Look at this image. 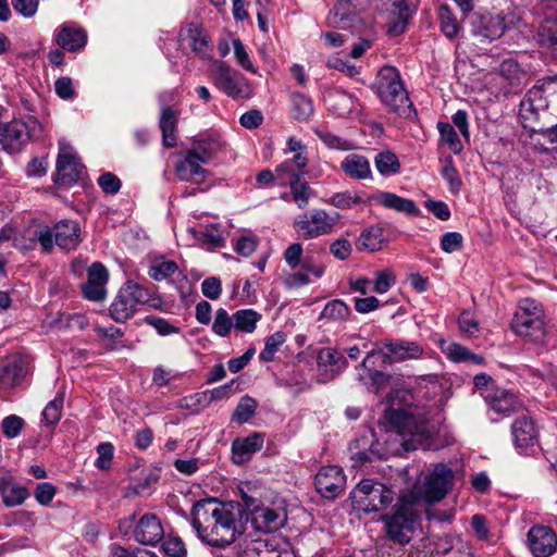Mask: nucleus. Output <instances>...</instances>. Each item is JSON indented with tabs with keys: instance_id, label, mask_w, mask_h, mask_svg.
Returning a JSON list of instances; mask_svg holds the SVG:
<instances>
[{
	"instance_id": "f257e3e1",
	"label": "nucleus",
	"mask_w": 557,
	"mask_h": 557,
	"mask_svg": "<svg viewBox=\"0 0 557 557\" xmlns=\"http://www.w3.org/2000/svg\"><path fill=\"white\" fill-rule=\"evenodd\" d=\"M244 509L235 502L201 499L191 509V525L198 537L214 547L231 545L243 533Z\"/></svg>"
},
{
	"instance_id": "f03ea898",
	"label": "nucleus",
	"mask_w": 557,
	"mask_h": 557,
	"mask_svg": "<svg viewBox=\"0 0 557 557\" xmlns=\"http://www.w3.org/2000/svg\"><path fill=\"white\" fill-rule=\"evenodd\" d=\"M454 481L453 470L437 463L425 476L422 484L414 485L407 494V499L416 505H433L441 502L451 490Z\"/></svg>"
},
{
	"instance_id": "7ed1b4c3",
	"label": "nucleus",
	"mask_w": 557,
	"mask_h": 557,
	"mask_svg": "<svg viewBox=\"0 0 557 557\" xmlns=\"http://www.w3.org/2000/svg\"><path fill=\"white\" fill-rule=\"evenodd\" d=\"M376 94L382 102L399 115L409 116L413 104L409 99L398 71L393 66L380 71Z\"/></svg>"
},
{
	"instance_id": "20e7f679",
	"label": "nucleus",
	"mask_w": 557,
	"mask_h": 557,
	"mask_svg": "<svg viewBox=\"0 0 557 557\" xmlns=\"http://www.w3.org/2000/svg\"><path fill=\"white\" fill-rule=\"evenodd\" d=\"M414 506L413 502H409L407 496L403 495L396 505L395 512L382 517L386 534L393 543L404 546L413 537L419 518Z\"/></svg>"
},
{
	"instance_id": "39448f33",
	"label": "nucleus",
	"mask_w": 557,
	"mask_h": 557,
	"mask_svg": "<svg viewBox=\"0 0 557 557\" xmlns=\"http://www.w3.org/2000/svg\"><path fill=\"white\" fill-rule=\"evenodd\" d=\"M34 239H36L44 251L50 252L54 246L63 250H73L79 243L81 228L75 221L62 220L53 227L48 225H39L34 231Z\"/></svg>"
},
{
	"instance_id": "423d86ee",
	"label": "nucleus",
	"mask_w": 557,
	"mask_h": 557,
	"mask_svg": "<svg viewBox=\"0 0 557 557\" xmlns=\"http://www.w3.org/2000/svg\"><path fill=\"white\" fill-rule=\"evenodd\" d=\"M41 132L40 122L34 116L14 119L0 124V146L10 154L21 152L30 139Z\"/></svg>"
},
{
	"instance_id": "0eeeda50",
	"label": "nucleus",
	"mask_w": 557,
	"mask_h": 557,
	"mask_svg": "<svg viewBox=\"0 0 557 557\" xmlns=\"http://www.w3.org/2000/svg\"><path fill=\"white\" fill-rule=\"evenodd\" d=\"M339 220L338 213L330 214L325 210L314 209L297 216L294 222L296 232L305 239H313L332 233Z\"/></svg>"
},
{
	"instance_id": "6e6552de",
	"label": "nucleus",
	"mask_w": 557,
	"mask_h": 557,
	"mask_svg": "<svg viewBox=\"0 0 557 557\" xmlns=\"http://www.w3.org/2000/svg\"><path fill=\"white\" fill-rule=\"evenodd\" d=\"M214 86L232 98H248L251 95L250 86L243 74L224 62H219L212 71Z\"/></svg>"
},
{
	"instance_id": "1a4fd4ad",
	"label": "nucleus",
	"mask_w": 557,
	"mask_h": 557,
	"mask_svg": "<svg viewBox=\"0 0 557 557\" xmlns=\"http://www.w3.org/2000/svg\"><path fill=\"white\" fill-rule=\"evenodd\" d=\"M59 148L54 182L60 185L70 186L81 178L83 165L64 140L59 141Z\"/></svg>"
},
{
	"instance_id": "9d476101",
	"label": "nucleus",
	"mask_w": 557,
	"mask_h": 557,
	"mask_svg": "<svg viewBox=\"0 0 557 557\" xmlns=\"http://www.w3.org/2000/svg\"><path fill=\"white\" fill-rule=\"evenodd\" d=\"M317 492L326 499H334L343 493L346 476L338 466H324L315 475Z\"/></svg>"
},
{
	"instance_id": "9b49d317",
	"label": "nucleus",
	"mask_w": 557,
	"mask_h": 557,
	"mask_svg": "<svg viewBox=\"0 0 557 557\" xmlns=\"http://www.w3.org/2000/svg\"><path fill=\"white\" fill-rule=\"evenodd\" d=\"M512 331L536 344H542L545 339V326L542 312H535L531 315L524 312H516L511 321Z\"/></svg>"
},
{
	"instance_id": "f8f14e48",
	"label": "nucleus",
	"mask_w": 557,
	"mask_h": 557,
	"mask_svg": "<svg viewBox=\"0 0 557 557\" xmlns=\"http://www.w3.org/2000/svg\"><path fill=\"white\" fill-rule=\"evenodd\" d=\"M423 354V347L417 342L394 339L384 344V350H381L380 357L384 363H392L419 359Z\"/></svg>"
},
{
	"instance_id": "ddd939ff",
	"label": "nucleus",
	"mask_w": 557,
	"mask_h": 557,
	"mask_svg": "<svg viewBox=\"0 0 557 557\" xmlns=\"http://www.w3.org/2000/svg\"><path fill=\"white\" fill-rule=\"evenodd\" d=\"M418 4L419 0H388L387 11L391 15L387 23L388 34L393 36L403 34Z\"/></svg>"
},
{
	"instance_id": "4468645a",
	"label": "nucleus",
	"mask_w": 557,
	"mask_h": 557,
	"mask_svg": "<svg viewBox=\"0 0 557 557\" xmlns=\"http://www.w3.org/2000/svg\"><path fill=\"white\" fill-rule=\"evenodd\" d=\"M528 545L534 557H548L557 548V535L546 525H534L528 532Z\"/></svg>"
},
{
	"instance_id": "2eb2a0df",
	"label": "nucleus",
	"mask_w": 557,
	"mask_h": 557,
	"mask_svg": "<svg viewBox=\"0 0 557 557\" xmlns=\"http://www.w3.org/2000/svg\"><path fill=\"white\" fill-rule=\"evenodd\" d=\"M180 42L182 47L187 46L191 51L202 60L211 58L213 51L210 45L207 32L199 25L188 24L180 32Z\"/></svg>"
},
{
	"instance_id": "dca6fc26",
	"label": "nucleus",
	"mask_w": 557,
	"mask_h": 557,
	"mask_svg": "<svg viewBox=\"0 0 557 557\" xmlns=\"http://www.w3.org/2000/svg\"><path fill=\"white\" fill-rule=\"evenodd\" d=\"M133 535L139 544L154 546L164 537V530L154 513H145L135 523Z\"/></svg>"
},
{
	"instance_id": "f3484780",
	"label": "nucleus",
	"mask_w": 557,
	"mask_h": 557,
	"mask_svg": "<svg viewBox=\"0 0 557 557\" xmlns=\"http://www.w3.org/2000/svg\"><path fill=\"white\" fill-rule=\"evenodd\" d=\"M109 273L100 262L92 263L87 272V282L82 285L83 295L86 299L101 301L107 296L106 285Z\"/></svg>"
},
{
	"instance_id": "a211bd4d",
	"label": "nucleus",
	"mask_w": 557,
	"mask_h": 557,
	"mask_svg": "<svg viewBox=\"0 0 557 557\" xmlns=\"http://www.w3.org/2000/svg\"><path fill=\"white\" fill-rule=\"evenodd\" d=\"M472 33L478 37L488 40L500 38L505 30V20L500 15H472L471 16Z\"/></svg>"
},
{
	"instance_id": "6ab92c4d",
	"label": "nucleus",
	"mask_w": 557,
	"mask_h": 557,
	"mask_svg": "<svg viewBox=\"0 0 557 557\" xmlns=\"http://www.w3.org/2000/svg\"><path fill=\"white\" fill-rule=\"evenodd\" d=\"M380 424H382L386 431L396 432L399 435L412 434L417 431L412 416L405 409H386L380 419Z\"/></svg>"
},
{
	"instance_id": "aec40b11",
	"label": "nucleus",
	"mask_w": 557,
	"mask_h": 557,
	"mask_svg": "<svg viewBox=\"0 0 557 557\" xmlns=\"http://www.w3.org/2000/svg\"><path fill=\"white\" fill-rule=\"evenodd\" d=\"M362 0H339L326 17L329 27L349 28L357 16Z\"/></svg>"
},
{
	"instance_id": "412c9836",
	"label": "nucleus",
	"mask_w": 557,
	"mask_h": 557,
	"mask_svg": "<svg viewBox=\"0 0 557 557\" xmlns=\"http://www.w3.org/2000/svg\"><path fill=\"white\" fill-rule=\"evenodd\" d=\"M264 436L253 432L246 437H237L232 443V459L236 465L250 460L251 456L263 447Z\"/></svg>"
},
{
	"instance_id": "4be33fe9",
	"label": "nucleus",
	"mask_w": 557,
	"mask_h": 557,
	"mask_svg": "<svg viewBox=\"0 0 557 557\" xmlns=\"http://www.w3.org/2000/svg\"><path fill=\"white\" fill-rule=\"evenodd\" d=\"M57 45L69 52H78L87 44V33L84 28L63 24L55 34Z\"/></svg>"
},
{
	"instance_id": "5701e85b",
	"label": "nucleus",
	"mask_w": 557,
	"mask_h": 557,
	"mask_svg": "<svg viewBox=\"0 0 557 557\" xmlns=\"http://www.w3.org/2000/svg\"><path fill=\"white\" fill-rule=\"evenodd\" d=\"M251 522L262 532H275L286 522V513L269 507H253Z\"/></svg>"
},
{
	"instance_id": "b1692460",
	"label": "nucleus",
	"mask_w": 557,
	"mask_h": 557,
	"mask_svg": "<svg viewBox=\"0 0 557 557\" xmlns=\"http://www.w3.org/2000/svg\"><path fill=\"white\" fill-rule=\"evenodd\" d=\"M490 408L499 414L509 416L522 409V404L518 397L504 388H496L486 396Z\"/></svg>"
},
{
	"instance_id": "393cba45",
	"label": "nucleus",
	"mask_w": 557,
	"mask_h": 557,
	"mask_svg": "<svg viewBox=\"0 0 557 557\" xmlns=\"http://www.w3.org/2000/svg\"><path fill=\"white\" fill-rule=\"evenodd\" d=\"M317 363L319 369L329 374L331 379L343 372L348 361L336 348L324 347L318 351Z\"/></svg>"
},
{
	"instance_id": "a878e982",
	"label": "nucleus",
	"mask_w": 557,
	"mask_h": 557,
	"mask_svg": "<svg viewBox=\"0 0 557 557\" xmlns=\"http://www.w3.org/2000/svg\"><path fill=\"white\" fill-rule=\"evenodd\" d=\"M201 161L194 154L186 152V156L181 160L176 166L175 172L181 181L190 182L194 184H201L205 182L208 172L201 166Z\"/></svg>"
},
{
	"instance_id": "bb28decb",
	"label": "nucleus",
	"mask_w": 557,
	"mask_h": 557,
	"mask_svg": "<svg viewBox=\"0 0 557 557\" xmlns=\"http://www.w3.org/2000/svg\"><path fill=\"white\" fill-rule=\"evenodd\" d=\"M511 433L516 447L518 448L531 447L537 441V432L535 425L533 421L525 416L515 420L511 425Z\"/></svg>"
},
{
	"instance_id": "cd10ccee",
	"label": "nucleus",
	"mask_w": 557,
	"mask_h": 557,
	"mask_svg": "<svg viewBox=\"0 0 557 557\" xmlns=\"http://www.w3.org/2000/svg\"><path fill=\"white\" fill-rule=\"evenodd\" d=\"M373 199L387 209H393L411 216H416L420 212L413 200L403 198L394 193L380 191L373 196Z\"/></svg>"
},
{
	"instance_id": "c85d7f7f",
	"label": "nucleus",
	"mask_w": 557,
	"mask_h": 557,
	"mask_svg": "<svg viewBox=\"0 0 557 557\" xmlns=\"http://www.w3.org/2000/svg\"><path fill=\"white\" fill-rule=\"evenodd\" d=\"M341 169L348 177L358 181L367 180L372 174L369 160L357 153L346 156L341 163Z\"/></svg>"
},
{
	"instance_id": "c756f323",
	"label": "nucleus",
	"mask_w": 557,
	"mask_h": 557,
	"mask_svg": "<svg viewBox=\"0 0 557 557\" xmlns=\"http://www.w3.org/2000/svg\"><path fill=\"white\" fill-rule=\"evenodd\" d=\"M136 308L137 306L133 302L132 298L128 296V293H126L121 287L113 302L111 304L110 315L115 322L123 323L133 317Z\"/></svg>"
},
{
	"instance_id": "7c9ffc66",
	"label": "nucleus",
	"mask_w": 557,
	"mask_h": 557,
	"mask_svg": "<svg viewBox=\"0 0 557 557\" xmlns=\"http://www.w3.org/2000/svg\"><path fill=\"white\" fill-rule=\"evenodd\" d=\"M394 495L395 493L391 488L381 483L374 487L371 496L360 502L361 506L359 509L366 512L380 511L394 500Z\"/></svg>"
},
{
	"instance_id": "2f4dec72",
	"label": "nucleus",
	"mask_w": 557,
	"mask_h": 557,
	"mask_svg": "<svg viewBox=\"0 0 557 557\" xmlns=\"http://www.w3.org/2000/svg\"><path fill=\"white\" fill-rule=\"evenodd\" d=\"M434 550L437 555L449 556L458 554L459 557H471L466 544L457 535L445 534L434 543Z\"/></svg>"
},
{
	"instance_id": "473e14b6",
	"label": "nucleus",
	"mask_w": 557,
	"mask_h": 557,
	"mask_svg": "<svg viewBox=\"0 0 557 557\" xmlns=\"http://www.w3.org/2000/svg\"><path fill=\"white\" fill-rule=\"evenodd\" d=\"M385 242L384 230L379 225H372L360 234L356 247L359 251L368 250L373 252L382 249Z\"/></svg>"
},
{
	"instance_id": "72a5a7b5",
	"label": "nucleus",
	"mask_w": 557,
	"mask_h": 557,
	"mask_svg": "<svg viewBox=\"0 0 557 557\" xmlns=\"http://www.w3.org/2000/svg\"><path fill=\"white\" fill-rule=\"evenodd\" d=\"M539 45L550 52L553 57L557 54V20L545 18L537 29Z\"/></svg>"
},
{
	"instance_id": "f704fd0d",
	"label": "nucleus",
	"mask_w": 557,
	"mask_h": 557,
	"mask_svg": "<svg viewBox=\"0 0 557 557\" xmlns=\"http://www.w3.org/2000/svg\"><path fill=\"white\" fill-rule=\"evenodd\" d=\"M548 103L543 94V88L540 86H533L524 95L520 102V110L523 114L530 113L537 115L540 111L547 108Z\"/></svg>"
},
{
	"instance_id": "c9c22d12",
	"label": "nucleus",
	"mask_w": 557,
	"mask_h": 557,
	"mask_svg": "<svg viewBox=\"0 0 557 557\" xmlns=\"http://www.w3.org/2000/svg\"><path fill=\"white\" fill-rule=\"evenodd\" d=\"M176 113L170 107L164 108L160 116V128L162 131L163 145L168 148H172L176 145Z\"/></svg>"
},
{
	"instance_id": "e433bc0d",
	"label": "nucleus",
	"mask_w": 557,
	"mask_h": 557,
	"mask_svg": "<svg viewBox=\"0 0 557 557\" xmlns=\"http://www.w3.org/2000/svg\"><path fill=\"white\" fill-rule=\"evenodd\" d=\"M292 114L298 122H307L314 112V107L311 98L300 92H293L290 95Z\"/></svg>"
},
{
	"instance_id": "4c0bfd02",
	"label": "nucleus",
	"mask_w": 557,
	"mask_h": 557,
	"mask_svg": "<svg viewBox=\"0 0 557 557\" xmlns=\"http://www.w3.org/2000/svg\"><path fill=\"white\" fill-rule=\"evenodd\" d=\"M196 238L208 248H220L225 244L224 231L220 224H211L200 227L195 232Z\"/></svg>"
},
{
	"instance_id": "58836bf2",
	"label": "nucleus",
	"mask_w": 557,
	"mask_h": 557,
	"mask_svg": "<svg viewBox=\"0 0 557 557\" xmlns=\"http://www.w3.org/2000/svg\"><path fill=\"white\" fill-rule=\"evenodd\" d=\"M24 368L18 362H11L0 367V389H11L24 379Z\"/></svg>"
},
{
	"instance_id": "ea45409f",
	"label": "nucleus",
	"mask_w": 557,
	"mask_h": 557,
	"mask_svg": "<svg viewBox=\"0 0 557 557\" xmlns=\"http://www.w3.org/2000/svg\"><path fill=\"white\" fill-rule=\"evenodd\" d=\"M289 187L293 200L297 207L299 209L307 207L313 191L309 184L301 180L300 174H293L289 177Z\"/></svg>"
},
{
	"instance_id": "a19ab883",
	"label": "nucleus",
	"mask_w": 557,
	"mask_h": 557,
	"mask_svg": "<svg viewBox=\"0 0 557 557\" xmlns=\"http://www.w3.org/2000/svg\"><path fill=\"white\" fill-rule=\"evenodd\" d=\"M381 350H371L367 354L361 364L357 368L358 370H367L368 376L372 383L376 387V389L385 386L388 383L389 376L382 371L374 369L375 357H380Z\"/></svg>"
},
{
	"instance_id": "79ce46f5",
	"label": "nucleus",
	"mask_w": 557,
	"mask_h": 557,
	"mask_svg": "<svg viewBox=\"0 0 557 557\" xmlns=\"http://www.w3.org/2000/svg\"><path fill=\"white\" fill-rule=\"evenodd\" d=\"M233 319L234 329L245 333H252L261 319V314L253 309H240L233 314Z\"/></svg>"
},
{
	"instance_id": "37998d69",
	"label": "nucleus",
	"mask_w": 557,
	"mask_h": 557,
	"mask_svg": "<svg viewBox=\"0 0 557 557\" xmlns=\"http://www.w3.org/2000/svg\"><path fill=\"white\" fill-rule=\"evenodd\" d=\"M375 168L380 174L389 176L396 174L400 170V163L397 156L389 151H382L374 159Z\"/></svg>"
},
{
	"instance_id": "c03bdc74",
	"label": "nucleus",
	"mask_w": 557,
	"mask_h": 557,
	"mask_svg": "<svg viewBox=\"0 0 557 557\" xmlns=\"http://www.w3.org/2000/svg\"><path fill=\"white\" fill-rule=\"evenodd\" d=\"M308 164V157L307 152L304 153H295L293 158L287 159L277 168L275 169V173L278 176H282L284 174H288L289 177L293 176V174H300V176L304 174V169Z\"/></svg>"
},
{
	"instance_id": "a18cd8bd",
	"label": "nucleus",
	"mask_w": 557,
	"mask_h": 557,
	"mask_svg": "<svg viewBox=\"0 0 557 557\" xmlns=\"http://www.w3.org/2000/svg\"><path fill=\"white\" fill-rule=\"evenodd\" d=\"M437 129L440 132L441 140L448 146V148L458 154L462 151V143L455 131V127L447 122H438Z\"/></svg>"
},
{
	"instance_id": "49530a36",
	"label": "nucleus",
	"mask_w": 557,
	"mask_h": 557,
	"mask_svg": "<svg viewBox=\"0 0 557 557\" xmlns=\"http://www.w3.org/2000/svg\"><path fill=\"white\" fill-rule=\"evenodd\" d=\"M438 17L444 35L448 38H455L460 30V25L451 10L447 5H441Z\"/></svg>"
},
{
	"instance_id": "de8ad7c7",
	"label": "nucleus",
	"mask_w": 557,
	"mask_h": 557,
	"mask_svg": "<svg viewBox=\"0 0 557 557\" xmlns=\"http://www.w3.org/2000/svg\"><path fill=\"white\" fill-rule=\"evenodd\" d=\"M349 315L350 308L339 299L329 301L321 312V318L334 321H345Z\"/></svg>"
},
{
	"instance_id": "09e8293b",
	"label": "nucleus",
	"mask_w": 557,
	"mask_h": 557,
	"mask_svg": "<svg viewBox=\"0 0 557 557\" xmlns=\"http://www.w3.org/2000/svg\"><path fill=\"white\" fill-rule=\"evenodd\" d=\"M63 403L64 397L62 394H59L46 405L41 417L47 425H55L61 420Z\"/></svg>"
},
{
	"instance_id": "8fccbe9b",
	"label": "nucleus",
	"mask_w": 557,
	"mask_h": 557,
	"mask_svg": "<svg viewBox=\"0 0 557 557\" xmlns=\"http://www.w3.org/2000/svg\"><path fill=\"white\" fill-rule=\"evenodd\" d=\"M3 503L7 507H15L22 505L29 493L26 487L18 485H11L9 483L1 491Z\"/></svg>"
},
{
	"instance_id": "3c124183",
	"label": "nucleus",
	"mask_w": 557,
	"mask_h": 557,
	"mask_svg": "<svg viewBox=\"0 0 557 557\" xmlns=\"http://www.w3.org/2000/svg\"><path fill=\"white\" fill-rule=\"evenodd\" d=\"M256 409L257 401L252 397L246 395L240 398L235 411L233 412L232 420L240 424L245 423L255 414Z\"/></svg>"
},
{
	"instance_id": "603ef678",
	"label": "nucleus",
	"mask_w": 557,
	"mask_h": 557,
	"mask_svg": "<svg viewBox=\"0 0 557 557\" xmlns=\"http://www.w3.org/2000/svg\"><path fill=\"white\" fill-rule=\"evenodd\" d=\"M177 270L178 267L175 261L161 260L150 265L148 274L154 281H163L171 277Z\"/></svg>"
},
{
	"instance_id": "864d4df0",
	"label": "nucleus",
	"mask_w": 557,
	"mask_h": 557,
	"mask_svg": "<svg viewBox=\"0 0 557 557\" xmlns=\"http://www.w3.org/2000/svg\"><path fill=\"white\" fill-rule=\"evenodd\" d=\"M286 342V334L284 332H275L265 339V346L260 352L259 358L261 361L270 362L278 348Z\"/></svg>"
},
{
	"instance_id": "5fc2aeb1",
	"label": "nucleus",
	"mask_w": 557,
	"mask_h": 557,
	"mask_svg": "<svg viewBox=\"0 0 557 557\" xmlns=\"http://www.w3.org/2000/svg\"><path fill=\"white\" fill-rule=\"evenodd\" d=\"M234 327V319L231 317L227 311L223 308H220L215 312V318L212 324V331L214 334L226 337L231 330Z\"/></svg>"
},
{
	"instance_id": "6e6d98bb",
	"label": "nucleus",
	"mask_w": 557,
	"mask_h": 557,
	"mask_svg": "<svg viewBox=\"0 0 557 557\" xmlns=\"http://www.w3.org/2000/svg\"><path fill=\"white\" fill-rule=\"evenodd\" d=\"M381 483L374 482L372 480H362L350 493V499L355 508L359 509L361 506V500H366L367 497L372 495L374 487L379 486Z\"/></svg>"
},
{
	"instance_id": "4d7b16f0",
	"label": "nucleus",
	"mask_w": 557,
	"mask_h": 557,
	"mask_svg": "<svg viewBox=\"0 0 557 557\" xmlns=\"http://www.w3.org/2000/svg\"><path fill=\"white\" fill-rule=\"evenodd\" d=\"M315 135L319 139L330 149H336L342 151L351 150L354 148L349 140H346L333 133L317 129Z\"/></svg>"
},
{
	"instance_id": "13d9d810",
	"label": "nucleus",
	"mask_w": 557,
	"mask_h": 557,
	"mask_svg": "<svg viewBox=\"0 0 557 557\" xmlns=\"http://www.w3.org/2000/svg\"><path fill=\"white\" fill-rule=\"evenodd\" d=\"M216 151V143L214 140H199L194 144L187 153L194 154L202 163H207Z\"/></svg>"
},
{
	"instance_id": "bf43d9fd",
	"label": "nucleus",
	"mask_w": 557,
	"mask_h": 557,
	"mask_svg": "<svg viewBox=\"0 0 557 557\" xmlns=\"http://www.w3.org/2000/svg\"><path fill=\"white\" fill-rule=\"evenodd\" d=\"M122 288L128 293L136 306L146 305L152 300L150 292L138 283L128 281Z\"/></svg>"
},
{
	"instance_id": "052dcab7",
	"label": "nucleus",
	"mask_w": 557,
	"mask_h": 557,
	"mask_svg": "<svg viewBox=\"0 0 557 557\" xmlns=\"http://www.w3.org/2000/svg\"><path fill=\"white\" fill-rule=\"evenodd\" d=\"M25 426V421L16 414H10L2 420L1 428L3 435L8 438H15Z\"/></svg>"
},
{
	"instance_id": "680f3d73",
	"label": "nucleus",
	"mask_w": 557,
	"mask_h": 557,
	"mask_svg": "<svg viewBox=\"0 0 557 557\" xmlns=\"http://www.w3.org/2000/svg\"><path fill=\"white\" fill-rule=\"evenodd\" d=\"M97 454L98 457L96 459L95 466L99 470H109L113 460L114 446L109 442L101 443L97 446Z\"/></svg>"
},
{
	"instance_id": "e2e57ef3",
	"label": "nucleus",
	"mask_w": 557,
	"mask_h": 557,
	"mask_svg": "<svg viewBox=\"0 0 557 557\" xmlns=\"http://www.w3.org/2000/svg\"><path fill=\"white\" fill-rule=\"evenodd\" d=\"M463 246V236L458 232H447L441 238V248L446 253L460 250Z\"/></svg>"
},
{
	"instance_id": "0e129e2a",
	"label": "nucleus",
	"mask_w": 557,
	"mask_h": 557,
	"mask_svg": "<svg viewBox=\"0 0 557 557\" xmlns=\"http://www.w3.org/2000/svg\"><path fill=\"white\" fill-rule=\"evenodd\" d=\"M363 200L357 194H351L350 191L336 193L331 198V203L338 209H349L354 205L361 203Z\"/></svg>"
},
{
	"instance_id": "69168bd1",
	"label": "nucleus",
	"mask_w": 557,
	"mask_h": 557,
	"mask_svg": "<svg viewBox=\"0 0 557 557\" xmlns=\"http://www.w3.org/2000/svg\"><path fill=\"white\" fill-rule=\"evenodd\" d=\"M145 323L154 327L159 335L166 336L170 334H176L180 332V327L172 325L169 321L163 318L147 315Z\"/></svg>"
},
{
	"instance_id": "338daca9",
	"label": "nucleus",
	"mask_w": 557,
	"mask_h": 557,
	"mask_svg": "<svg viewBox=\"0 0 557 557\" xmlns=\"http://www.w3.org/2000/svg\"><path fill=\"white\" fill-rule=\"evenodd\" d=\"M441 173L442 176L448 182L450 190L453 193L459 191L461 186V178L458 174V171L454 166L451 158L446 160V164L443 166Z\"/></svg>"
},
{
	"instance_id": "774afa93",
	"label": "nucleus",
	"mask_w": 557,
	"mask_h": 557,
	"mask_svg": "<svg viewBox=\"0 0 557 557\" xmlns=\"http://www.w3.org/2000/svg\"><path fill=\"white\" fill-rule=\"evenodd\" d=\"M396 282L391 270H383L375 274L373 289L379 294L386 293Z\"/></svg>"
}]
</instances>
